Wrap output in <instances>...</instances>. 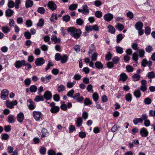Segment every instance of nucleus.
I'll use <instances>...</instances> for the list:
<instances>
[{
	"label": "nucleus",
	"instance_id": "2f4dec72",
	"mask_svg": "<svg viewBox=\"0 0 155 155\" xmlns=\"http://www.w3.org/2000/svg\"><path fill=\"white\" fill-rule=\"evenodd\" d=\"M134 124L137 125L138 123H140L141 124L143 123L141 118H135L133 120Z\"/></svg>",
	"mask_w": 155,
	"mask_h": 155
},
{
	"label": "nucleus",
	"instance_id": "58836bf2",
	"mask_svg": "<svg viewBox=\"0 0 155 155\" xmlns=\"http://www.w3.org/2000/svg\"><path fill=\"white\" fill-rule=\"evenodd\" d=\"M115 48H116V51L118 53L122 54L123 53V49L122 48L119 46H116Z\"/></svg>",
	"mask_w": 155,
	"mask_h": 155
},
{
	"label": "nucleus",
	"instance_id": "39448f33",
	"mask_svg": "<svg viewBox=\"0 0 155 155\" xmlns=\"http://www.w3.org/2000/svg\"><path fill=\"white\" fill-rule=\"evenodd\" d=\"M17 103L18 102L16 100L14 101H12L11 102L7 101L6 102V105L8 107L10 108H12L14 107L13 106L16 105L17 104Z\"/></svg>",
	"mask_w": 155,
	"mask_h": 155
},
{
	"label": "nucleus",
	"instance_id": "6ab92c4d",
	"mask_svg": "<svg viewBox=\"0 0 155 155\" xmlns=\"http://www.w3.org/2000/svg\"><path fill=\"white\" fill-rule=\"evenodd\" d=\"M1 29L2 31L5 34L8 33L10 31V28L8 26H2Z\"/></svg>",
	"mask_w": 155,
	"mask_h": 155
},
{
	"label": "nucleus",
	"instance_id": "1a4fd4ad",
	"mask_svg": "<svg viewBox=\"0 0 155 155\" xmlns=\"http://www.w3.org/2000/svg\"><path fill=\"white\" fill-rule=\"evenodd\" d=\"M43 97L46 100H49L52 98V94L50 91H47L45 92Z\"/></svg>",
	"mask_w": 155,
	"mask_h": 155
},
{
	"label": "nucleus",
	"instance_id": "9d476101",
	"mask_svg": "<svg viewBox=\"0 0 155 155\" xmlns=\"http://www.w3.org/2000/svg\"><path fill=\"white\" fill-rule=\"evenodd\" d=\"M28 107L30 110H32L35 108L34 104V102L31 99H29L27 101Z\"/></svg>",
	"mask_w": 155,
	"mask_h": 155
},
{
	"label": "nucleus",
	"instance_id": "f8f14e48",
	"mask_svg": "<svg viewBox=\"0 0 155 155\" xmlns=\"http://www.w3.org/2000/svg\"><path fill=\"white\" fill-rule=\"evenodd\" d=\"M51 40L54 41L55 44L59 43L61 42V39L59 38H57L56 36L55 35H52L51 36Z\"/></svg>",
	"mask_w": 155,
	"mask_h": 155
},
{
	"label": "nucleus",
	"instance_id": "13d9d810",
	"mask_svg": "<svg viewBox=\"0 0 155 155\" xmlns=\"http://www.w3.org/2000/svg\"><path fill=\"white\" fill-rule=\"evenodd\" d=\"M76 22L77 24L79 25H81L84 23V21L81 18L76 20Z\"/></svg>",
	"mask_w": 155,
	"mask_h": 155
},
{
	"label": "nucleus",
	"instance_id": "c9c22d12",
	"mask_svg": "<svg viewBox=\"0 0 155 155\" xmlns=\"http://www.w3.org/2000/svg\"><path fill=\"white\" fill-rule=\"evenodd\" d=\"M132 95L130 93L127 94L125 96V99L128 102H130L132 100Z\"/></svg>",
	"mask_w": 155,
	"mask_h": 155
},
{
	"label": "nucleus",
	"instance_id": "680f3d73",
	"mask_svg": "<svg viewBox=\"0 0 155 155\" xmlns=\"http://www.w3.org/2000/svg\"><path fill=\"white\" fill-rule=\"evenodd\" d=\"M31 81L30 78H27L24 81L25 84L26 86H28L30 85Z\"/></svg>",
	"mask_w": 155,
	"mask_h": 155
},
{
	"label": "nucleus",
	"instance_id": "dca6fc26",
	"mask_svg": "<svg viewBox=\"0 0 155 155\" xmlns=\"http://www.w3.org/2000/svg\"><path fill=\"white\" fill-rule=\"evenodd\" d=\"M60 109V108L58 106L54 107H51L50 109V111L52 113H57Z\"/></svg>",
	"mask_w": 155,
	"mask_h": 155
},
{
	"label": "nucleus",
	"instance_id": "5fc2aeb1",
	"mask_svg": "<svg viewBox=\"0 0 155 155\" xmlns=\"http://www.w3.org/2000/svg\"><path fill=\"white\" fill-rule=\"evenodd\" d=\"M93 98L95 101H97L98 99V95L97 93H94L92 95Z\"/></svg>",
	"mask_w": 155,
	"mask_h": 155
},
{
	"label": "nucleus",
	"instance_id": "393cba45",
	"mask_svg": "<svg viewBox=\"0 0 155 155\" xmlns=\"http://www.w3.org/2000/svg\"><path fill=\"white\" fill-rule=\"evenodd\" d=\"M107 29L109 32L111 34H114L115 31V28L111 25H109L107 27Z\"/></svg>",
	"mask_w": 155,
	"mask_h": 155
},
{
	"label": "nucleus",
	"instance_id": "c85d7f7f",
	"mask_svg": "<svg viewBox=\"0 0 155 155\" xmlns=\"http://www.w3.org/2000/svg\"><path fill=\"white\" fill-rule=\"evenodd\" d=\"M82 123V118L81 117H78L76 121L77 126L79 127L81 126Z\"/></svg>",
	"mask_w": 155,
	"mask_h": 155
},
{
	"label": "nucleus",
	"instance_id": "72a5a7b5",
	"mask_svg": "<svg viewBox=\"0 0 155 155\" xmlns=\"http://www.w3.org/2000/svg\"><path fill=\"white\" fill-rule=\"evenodd\" d=\"M37 11L39 13L41 14H43L45 12V10L43 7H39L38 8Z\"/></svg>",
	"mask_w": 155,
	"mask_h": 155
},
{
	"label": "nucleus",
	"instance_id": "864d4df0",
	"mask_svg": "<svg viewBox=\"0 0 155 155\" xmlns=\"http://www.w3.org/2000/svg\"><path fill=\"white\" fill-rule=\"evenodd\" d=\"M74 93V90L73 89H72L70 91L68 92L67 94V95L69 97H72L73 96V95Z\"/></svg>",
	"mask_w": 155,
	"mask_h": 155
},
{
	"label": "nucleus",
	"instance_id": "4c0bfd02",
	"mask_svg": "<svg viewBox=\"0 0 155 155\" xmlns=\"http://www.w3.org/2000/svg\"><path fill=\"white\" fill-rule=\"evenodd\" d=\"M94 14L95 16L97 18H100L102 16V12L101 11H96L95 12Z\"/></svg>",
	"mask_w": 155,
	"mask_h": 155
},
{
	"label": "nucleus",
	"instance_id": "bb28decb",
	"mask_svg": "<svg viewBox=\"0 0 155 155\" xmlns=\"http://www.w3.org/2000/svg\"><path fill=\"white\" fill-rule=\"evenodd\" d=\"M95 65L96 68L98 69L102 68H103V65L102 63L100 61H96L95 63Z\"/></svg>",
	"mask_w": 155,
	"mask_h": 155
},
{
	"label": "nucleus",
	"instance_id": "4468645a",
	"mask_svg": "<svg viewBox=\"0 0 155 155\" xmlns=\"http://www.w3.org/2000/svg\"><path fill=\"white\" fill-rule=\"evenodd\" d=\"M143 26V24L141 22H137L135 25L136 29L137 30H139L142 29Z\"/></svg>",
	"mask_w": 155,
	"mask_h": 155
},
{
	"label": "nucleus",
	"instance_id": "a878e982",
	"mask_svg": "<svg viewBox=\"0 0 155 155\" xmlns=\"http://www.w3.org/2000/svg\"><path fill=\"white\" fill-rule=\"evenodd\" d=\"M115 27L120 31L122 30L124 28V26L123 25L120 23H117Z\"/></svg>",
	"mask_w": 155,
	"mask_h": 155
},
{
	"label": "nucleus",
	"instance_id": "ea45409f",
	"mask_svg": "<svg viewBox=\"0 0 155 155\" xmlns=\"http://www.w3.org/2000/svg\"><path fill=\"white\" fill-rule=\"evenodd\" d=\"M65 89V86L63 85H60L58 87V91L60 92L64 91Z\"/></svg>",
	"mask_w": 155,
	"mask_h": 155
},
{
	"label": "nucleus",
	"instance_id": "4be33fe9",
	"mask_svg": "<svg viewBox=\"0 0 155 155\" xmlns=\"http://www.w3.org/2000/svg\"><path fill=\"white\" fill-rule=\"evenodd\" d=\"M134 94L136 98H139L141 96V94L139 89L135 90L134 92Z\"/></svg>",
	"mask_w": 155,
	"mask_h": 155
},
{
	"label": "nucleus",
	"instance_id": "b1692460",
	"mask_svg": "<svg viewBox=\"0 0 155 155\" xmlns=\"http://www.w3.org/2000/svg\"><path fill=\"white\" fill-rule=\"evenodd\" d=\"M34 100L36 102H38L40 101H43L44 100V97L42 95L36 96H35Z\"/></svg>",
	"mask_w": 155,
	"mask_h": 155
},
{
	"label": "nucleus",
	"instance_id": "7ed1b4c3",
	"mask_svg": "<svg viewBox=\"0 0 155 155\" xmlns=\"http://www.w3.org/2000/svg\"><path fill=\"white\" fill-rule=\"evenodd\" d=\"M45 60L42 58H37L35 61V63L37 66H41L45 63Z\"/></svg>",
	"mask_w": 155,
	"mask_h": 155
},
{
	"label": "nucleus",
	"instance_id": "a19ab883",
	"mask_svg": "<svg viewBox=\"0 0 155 155\" xmlns=\"http://www.w3.org/2000/svg\"><path fill=\"white\" fill-rule=\"evenodd\" d=\"M123 38V37L122 34H119L117 35V43H120Z\"/></svg>",
	"mask_w": 155,
	"mask_h": 155
},
{
	"label": "nucleus",
	"instance_id": "774afa93",
	"mask_svg": "<svg viewBox=\"0 0 155 155\" xmlns=\"http://www.w3.org/2000/svg\"><path fill=\"white\" fill-rule=\"evenodd\" d=\"M94 5L97 7H99L102 4L101 2L99 0H96L94 2Z\"/></svg>",
	"mask_w": 155,
	"mask_h": 155
},
{
	"label": "nucleus",
	"instance_id": "0eeeda50",
	"mask_svg": "<svg viewBox=\"0 0 155 155\" xmlns=\"http://www.w3.org/2000/svg\"><path fill=\"white\" fill-rule=\"evenodd\" d=\"M41 113L39 111H34L33 112V116L35 119L37 121L40 119Z\"/></svg>",
	"mask_w": 155,
	"mask_h": 155
},
{
	"label": "nucleus",
	"instance_id": "e2e57ef3",
	"mask_svg": "<svg viewBox=\"0 0 155 155\" xmlns=\"http://www.w3.org/2000/svg\"><path fill=\"white\" fill-rule=\"evenodd\" d=\"M79 136L80 138H83L85 137L86 134L84 132L81 131L79 133Z\"/></svg>",
	"mask_w": 155,
	"mask_h": 155
},
{
	"label": "nucleus",
	"instance_id": "6e6552de",
	"mask_svg": "<svg viewBox=\"0 0 155 155\" xmlns=\"http://www.w3.org/2000/svg\"><path fill=\"white\" fill-rule=\"evenodd\" d=\"M113 15L111 13H107L104 16V19L107 21H111L113 18Z\"/></svg>",
	"mask_w": 155,
	"mask_h": 155
},
{
	"label": "nucleus",
	"instance_id": "de8ad7c7",
	"mask_svg": "<svg viewBox=\"0 0 155 155\" xmlns=\"http://www.w3.org/2000/svg\"><path fill=\"white\" fill-rule=\"evenodd\" d=\"M24 36L27 39H29L31 38V34L29 31H26L24 33Z\"/></svg>",
	"mask_w": 155,
	"mask_h": 155
},
{
	"label": "nucleus",
	"instance_id": "603ef678",
	"mask_svg": "<svg viewBox=\"0 0 155 155\" xmlns=\"http://www.w3.org/2000/svg\"><path fill=\"white\" fill-rule=\"evenodd\" d=\"M9 137L8 135L7 134H2V139L3 140H7Z\"/></svg>",
	"mask_w": 155,
	"mask_h": 155
},
{
	"label": "nucleus",
	"instance_id": "79ce46f5",
	"mask_svg": "<svg viewBox=\"0 0 155 155\" xmlns=\"http://www.w3.org/2000/svg\"><path fill=\"white\" fill-rule=\"evenodd\" d=\"M119 128V127L117 124L114 125L111 128V130L112 132H114L118 130Z\"/></svg>",
	"mask_w": 155,
	"mask_h": 155
},
{
	"label": "nucleus",
	"instance_id": "c756f323",
	"mask_svg": "<svg viewBox=\"0 0 155 155\" xmlns=\"http://www.w3.org/2000/svg\"><path fill=\"white\" fill-rule=\"evenodd\" d=\"M138 52L140 57L143 58L144 57L145 54V51L144 50L142 49H139L138 50Z\"/></svg>",
	"mask_w": 155,
	"mask_h": 155
},
{
	"label": "nucleus",
	"instance_id": "052dcab7",
	"mask_svg": "<svg viewBox=\"0 0 155 155\" xmlns=\"http://www.w3.org/2000/svg\"><path fill=\"white\" fill-rule=\"evenodd\" d=\"M53 99L56 101H58L60 100V97L58 94H55L53 96Z\"/></svg>",
	"mask_w": 155,
	"mask_h": 155
},
{
	"label": "nucleus",
	"instance_id": "ddd939ff",
	"mask_svg": "<svg viewBox=\"0 0 155 155\" xmlns=\"http://www.w3.org/2000/svg\"><path fill=\"white\" fill-rule=\"evenodd\" d=\"M24 115L22 113H20L17 115V120L20 123H21L24 119Z\"/></svg>",
	"mask_w": 155,
	"mask_h": 155
},
{
	"label": "nucleus",
	"instance_id": "5701e85b",
	"mask_svg": "<svg viewBox=\"0 0 155 155\" xmlns=\"http://www.w3.org/2000/svg\"><path fill=\"white\" fill-rule=\"evenodd\" d=\"M41 133L42 134L41 137H42L47 136L48 135V132H47V130L45 128H43L42 129Z\"/></svg>",
	"mask_w": 155,
	"mask_h": 155
},
{
	"label": "nucleus",
	"instance_id": "3c124183",
	"mask_svg": "<svg viewBox=\"0 0 155 155\" xmlns=\"http://www.w3.org/2000/svg\"><path fill=\"white\" fill-rule=\"evenodd\" d=\"M132 59L135 61H137L138 59V55L137 52L134 53L132 55Z\"/></svg>",
	"mask_w": 155,
	"mask_h": 155
},
{
	"label": "nucleus",
	"instance_id": "aec40b11",
	"mask_svg": "<svg viewBox=\"0 0 155 155\" xmlns=\"http://www.w3.org/2000/svg\"><path fill=\"white\" fill-rule=\"evenodd\" d=\"M83 9V13L85 15L88 14L89 12V9H88V7L87 5H84L82 6Z\"/></svg>",
	"mask_w": 155,
	"mask_h": 155
},
{
	"label": "nucleus",
	"instance_id": "49530a36",
	"mask_svg": "<svg viewBox=\"0 0 155 155\" xmlns=\"http://www.w3.org/2000/svg\"><path fill=\"white\" fill-rule=\"evenodd\" d=\"M44 20L42 18L39 19L38 22L37 24V25L38 27H42L44 24Z\"/></svg>",
	"mask_w": 155,
	"mask_h": 155
},
{
	"label": "nucleus",
	"instance_id": "338daca9",
	"mask_svg": "<svg viewBox=\"0 0 155 155\" xmlns=\"http://www.w3.org/2000/svg\"><path fill=\"white\" fill-rule=\"evenodd\" d=\"M97 56V54L96 52H95L91 56L92 61L96 60Z\"/></svg>",
	"mask_w": 155,
	"mask_h": 155
},
{
	"label": "nucleus",
	"instance_id": "cd10ccee",
	"mask_svg": "<svg viewBox=\"0 0 155 155\" xmlns=\"http://www.w3.org/2000/svg\"><path fill=\"white\" fill-rule=\"evenodd\" d=\"M140 78V76L137 74H135L132 77L133 80L134 81H137L139 80Z\"/></svg>",
	"mask_w": 155,
	"mask_h": 155
},
{
	"label": "nucleus",
	"instance_id": "69168bd1",
	"mask_svg": "<svg viewBox=\"0 0 155 155\" xmlns=\"http://www.w3.org/2000/svg\"><path fill=\"white\" fill-rule=\"evenodd\" d=\"M46 148L44 147H41L40 149V153L43 155L45 154L46 152Z\"/></svg>",
	"mask_w": 155,
	"mask_h": 155
},
{
	"label": "nucleus",
	"instance_id": "a18cd8bd",
	"mask_svg": "<svg viewBox=\"0 0 155 155\" xmlns=\"http://www.w3.org/2000/svg\"><path fill=\"white\" fill-rule=\"evenodd\" d=\"M62 58V56L59 53H56L55 56V59L56 61H59Z\"/></svg>",
	"mask_w": 155,
	"mask_h": 155
},
{
	"label": "nucleus",
	"instance_id": "37998d69",
	"mask_svg": "<svg viewBox=\"0 0 155 155\" xmlns=\"http://www.w3.org/2000/svg\"><path fill=\"white\" fill-rule=\"evenodd\" d=\"M62 19L64 21L67 22L70 20V17L68 15H66L63 17Z\"/></svg>",
	"mask_w": 155,
	"mask_h": 155
},
{
	"label": "nucleus",
	"instance_id": "f704fd0d",
	"mask_svg": "<svg viewBox=\"0 0 155 155\" xmlns=\"http://www.w3.org/2000/svg\"><path fill=\"white\" fill-rule=\"evenodd\" d=\"M37 89V87L35 85H31L30 87V91L32 93L35 92Z\"/></svg>",
	"mask_w": 155,
	"mask_h": 155
},
{
	"label": "nucleus",
	"instance_id": "09e8293b",
	"mask_svg": "<svg viewBox=\"0 0 155 155\" xmlns=\"http://www.w3.org/2000/svg\"><path fill=\"white\" fill-rule=\"evenodd\" d=\"M152 47L150 45L147 46L145 48L146 51L148 53H150L153 51Z\"/></svg>",
	"mask_w": 155,
	"mask_h": 155
},
{
	"label": "nucleus",
	"instance_id": "2eb2a0df",
	"mask_svg": "<svg viewBox=\"0 0 155 155\" xmlns=\"http://www.w3.org/2000/svg\"><path fill=\"white\" fill-rule=\"evenodd\" d=\"M14 12L10 9H8L6 10L5 12V15L6 17H11L13 14Z\"/></svg>",
	"mask_w": 155,
	"mask_h": 155
},
{
	"label": "nucleus",
	"instance_id": "a211bd4d",
	"mask_svg": "<svg viewBox=\"0 0 155 155\" xmlns=\"http://www.w3.org/2000/svg\"><path fill=\"white\" fill-rule=\"evenodd\" d=\"M33 2L30 0H26L25 2V6L27 8L31 7L33 5Z\"/></svg>",
	"mask_w": 155,
	"mask_h": 155
},
{
	"label": "nucleus",
	"instance_id": "0e129e2a",
	"mask_svg": "<svg viewBox=\"0 0 155 155\" xmlns=\"http://www.w3.org/2000/svg\"><path fill=\"white\" fill-rule=\"evenodd\" d=\"M75 84V82H68L67 84V86L68 88H71Z\"/></svg>",
	"mask_w": 155,
	"mask_h": 155
},
{
	"label": "nucleus",
	"instance_id": "20e7f679",
	"mask_svg": "<svg viewBox=\"0 0 155 155\" xmlns=\"http://www.w3.org/2000/svg\"><path fill=\"white\" fill-rule=\"evenodd\" d=\"M47 6L49 9L52 11H54L57 8L56 5L52 1H49Z\"/></svg>",
	"mask_w": 155,
	"mask_h": 155
},
{
	"label": "nucleus",
	"instance_id": "7c9ffc66",
	"mask_svg": "<svg viewBox=\"0 0 155 155\" xmlns=\"http://www.w3.org/2000/svg\"><path fill=\"white\" fill-rule=\"evenodd\" d=\"M68 59V57L66 54H64L62 56V58L61 59V62L62 64L65 63L67 61Z\"/></svg>",
	"mask_w": 155,
	"mask_h": 155
},
{
	"label": "nucleus",
	"instance_id": "423d86ee",
	"mask_svg": "<svg viewBox=\"0 0 155 155\" xmlns=\"http://www.w3.org/2000/svg\"><path fill=\"white\" fill-rule=\"evenodd\" d=\"M25 60H22L21 61H18L15 62V65L16 68H20L22 65L25 64Z\"/></svg>",
	"mask_w": 155,
	"mask_h": 155
},
{
	"label": "nucleus",
	"instance_id": "bf43d9fd",
	"mask_svg": "<svg viewBox=\"0 0 155 155\" xmlns=\"http://www.w3.org/2000/svg\"><path fill=\"white\" fill-rule=\"evenodd\" d=\"M84 104L85 105H88L91 104L92 102L88 98H86L84 101Z\"/></svg>",
	"mask_w": 155,
	"mask_h": 155
},
{
	"label": "nucleus",
	"instance_id": "e433bc0d",
	"mask_svg": "<svg viewBox=\"0 0 155 155\" xmlns=\"http://www.w3.org/2000/svg\"><path fill=\"white\" fill-rule=\"evenodd\" d=\"M78 5V4H72L69 6V9L70 10H75L77 8Z\"/></svg>",
	"mask_w": 155,
	"mask_h": 155
},
{
	"label": "nucleus",
	"instance_id": "473e14b6",
	"mask_svg": "<svg viewBox=\"0 0 155 155\" xmlns=\"http://www.w3.org/2000/svg\"><path fill=\"white\" fill-rule=\"evenodd\" d=\"M155 74L154 72L151 71L148 73L147 77L149 79H151L154 78Z\"/></svg>",
	"mask_w": 155,
	"mask_h": 155
},
{
	"label": "nucleus",
	"instance_id": "9b49d317",
	"mask_svg": "<svg viewBox=\"0 0 155 155\" xmlns=\"http://www.w3.org/2000/svg\"><path fill=\"white\" fill-rule=\"evenodd\" d=\"M140 133L142 137H146L147 136L148 134V132L147 129L144 128L141 129Z\"/></svg>",
	"mask_w": 155,
	"mask_h": 155
},
{
	"label": "nucleus",
	"instance_id": "f257e3e1",
	"mask_svg": "<svg viewBox=\"0 0 155 155\" xmlns=\"http://www.w3.org/2000/svg\"><path fill=\"white\" fill-rule=\"evenodd\" d=\"M67 30L70 32V35L71 36L76 39L79 38L82 33L81 29H77L73 27L68 28Z\"/></svg>",
	"mask_w": 155,
	"mask_h": 155
},
{
	"label": "nucleus",
	"instance_id": "f3484780",
	"mask_svg": "<svg viewBox=\"0 0 155 155\" xmlns=\"http://www.w3.org/2000/svg\"><path fill=\"white\" fill-rule=\"evenodd\" d=\"M120 78L119 81H125L127 79V76L125 73H121L120 75Z\"/></svg>",
	"mask_w": 155,
	"mask_h": 155
},
{
	"label": "nucleus",
	"instance_id": "8fccbe9b",
	"mask_svg": "<svg viewBox=\"0 0 155 155\" xmlns=\"http://www.w3.org/2000/svg\"><path fill=\"white\" fill-rule=\"evenodd\" d=\"M112 57V55L110 51H108L107 54L106 55L105 58L107 60H110Z\"/></svg>",
	"mask_w": 155,
	"mask_h": 155
},
{
	"label": "nucleus",
	"instance_id": "412c9836",
	"mask_svg": "<svg viewBox=\"0 0 155 155\" xmlns=\"http://www.w3.org/2000/svg\"><path fill=\"white\" fill-rule=\"evenodd\" d=\"M15 120L14 118V116L12 115H9L8 117V121L9 123H14Z\"/></svg>",
	"mask_w": 155,
	"mask_h": 155
},
{
	"label": "nucleus",
	"instance_id": "6e6d98bb",
	"mask_svg": "<svg viewBox=\"0 0 155 155\" xmlns=\"http://www.w3.org/2000/svg\"><path fill=\"white\" fill-rule=\"evenodd\" d=\"M26 25L28 27H30L32 26V22L31 20L28 19L26 20Z\"/></svg>",
	"mask_w": 155,
	"mask_h": 155
},
{
	"label": "nucleus",
	"instance_id": "c03bdc74",
	"mask_svg": "<svg viewBox=\"0 0 155 155\" xmlns=\"http://www.w3.org/2000/svg\"><path fill=\"white\" fill-rule=\"evenodd\" d=\"M151 100L149 97H147L144 99V102L146 104H150L151 103Z\"/></svg>",
	"mask_w": 155,
	"mask_h": 155
},
{
	"label": "nucleus",
	"instance_id": "4d7b16f0",
	"mask_svg": "<svg viewBox=\"0 0 155 155\" xmlns=\"http://www.w3.org/2000/svg\"><path fill=\"white\" fill-rule=\"evenodd\" d=\"M126 70L128 72H131L133 71L134 68L132 66L130 65H128L126 66Z\"/></svg>",
	"mask_w": 155,
	"mask_h": 155
},
{
	"label": "nucleus",
	"instance_id": "f03ea898",
	"mask_svg": "<svg viewBox=\"0 0 155 155\" xmlns=\"http://www.w3.org/2000/svg\"><path fill=\"white\" fill-rule=\"evenodd\" d=\"M8 91L6 89H4L1 92V97L3 100H6L8 97Z\"/></svg>",
	"mask_w": 155,
	"mask_h": 155
}]
</instances>
